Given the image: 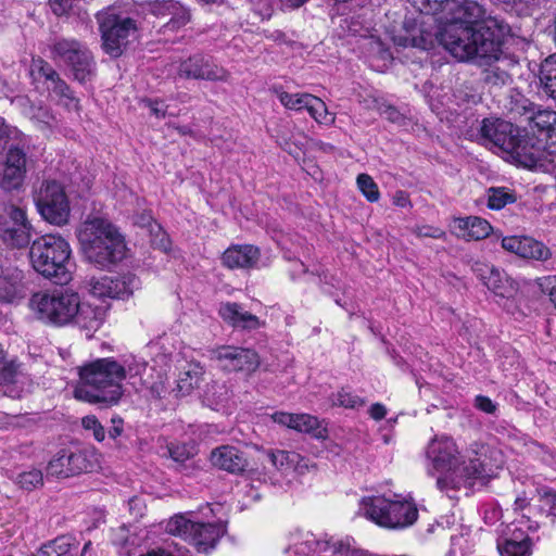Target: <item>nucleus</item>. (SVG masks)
Listing matches in <instances>:
<instances>
[{
    "mask_svg": "<svg viewBox=\"0 0 556 556\" xmlns=\"http://www.w3.org/2000/svg\"><path fill=\"white\" fill-rule=\"evenodd\" d=\"M522 238L523 237L518 236L505 237L502 239V248L519 256L521 251Z\"/></svg>",
    "mask_w": 556,
    "mask_h": 556,
    "instance_id": "603ef678",
    "label": "nucleus"
},
{
    "mask_svg": "<svg viewBox=\"0 0 556 556\" xmlns=\"http://www.w3.org/2000/svg\"><path fill=\"white\" fill-rule=\"evenodd\" d=\"M218 314L225 323L233 328L255 330L262 326L256 315L244 311L240 304L235 302L222 303Z\"/></svg>",
    "mask_w": 556,
    "mask_h": 556,
    "instance_id": "4be33fe9",
    "label": "nucleus"
},
{
    "mask_svg": "<svg viewBox=\"0 0 556 556\" xmlns=\"http://www.w3.org/2000/svg\"><path fill=\"white\" fill-rule=\"evenodd\" d=\"M473 271L496 296L509 300L515 298L518 292L517 282L493 265L476 263Z\"/></svg>",
    "mask_w": 556,
    "mask_h": 556,
    "instance_id": "6ab92c4d",
    "label": "nucleus"
},
{
    "mask_svg": "<svg viewBox=\"0 0 556 556\" xmlns=\"http://www.w3.org/2000/svg\"><path fill=\"white\" fill-rule=\"evenodd\" d=\"M15 103L21 108L22 113L31 121L43 125H50L54 119L50 109L42 104H35L28 97H17Z\"/></svg>",
    "mask_w": 556,
    "mask_h": 556,
    "instance_id": "7c9ffc66",
    "label": "nucleus"
},
{
    "mask_svg": "<svg viewBox=\"0 0 556 556\" xmlns=\"http://www.w3.org/2000/svg\"><path fill=\"white\" fill-rule=\"evenodd\" d=\"M309 0H281V3L287 9H299Z\"/></svg>",
    "mask_w": 556,
    "mask_h": 556,
    "instance_id": "052dcab7",
    "label": "nucleus"
},
{
    "mask_svg": "<svg viewBox=\"0 0 556 556\" xmlns=\"http://www.w3.org/2000/svg\"><path fill=\"white\" fill-rule=\"evenodd\" d=\"M268 462L280 471L294 470L299 473H304L308 468V460L301 454L293 451H268L266 453Z\"/></svg>",
    "mask_w": 556,
    "mask_h": 556,
    "instance_id": "a878e982",
    "label": "nucleus"
},
{
    "mask_svg": "<svg viewBox=\"0 0 556 556\" xmlns=\"http://www.w3.org/2000/svg\"><path fill=\"white\" fill-rule=\"evenodd\" d=\"M502 556H530V539L521 530L514 532L513 538L497 544Z\"/></svg>",
    "mask_w": 556,
    "mask_h": 556,
    "instance_id": "c756f323",
    "label": "nucleus"
},
{
    "mask_svg": "<svg viewBox=\"0 0 556 556\" xmlns=\"http://www.w3.org/2000/svg\"><path fill=\"white\" fill-rule=\"evenodd\" d=\"M214 357L219 367L228 372H244L251 375L261 364L258 354L248 348L223 345L214 352Z\"/></svg>",
    "mask_w": 556,
    "mask_h": 556,
    "instance_id": "dca6fc26",
    "label": "nucleus"
},
{
    "mask_svg": "<svg viewBox=\"0 0 556 556\" xmlns=\"http://www.w3.org/2000/svg\"><path fill=\"white\" fill-rule=\"evenodd\" d=\"M55 72L56 70L42 58L38 56L31 59L29 74L35 83H46Z\"/></svg>",
    "mask_w": 556,
    "mask_h": 556,
    "instance_id": "a19ab883",
    "label": "nucleus"
},
{
    "mask_svg": "<svg viewBox=\"0 0 556 556\" xmlns=\"http://www.w3.org/2000/svg\"><path fill=\"white\" fill-rule=\"evenodd\" d=\"M73 545V539L67 535H61L52 541L45 543L35 556H64Z\"/></svg>",
    "mask_w": 556,
    "mask_h": 556,
    "instance_id": "4c0bfd02",
    "label": "nucleus"
},
{
    "mask_svg": "<svg viewBox=\"0 0 556 556\" xmlns=\"http://www.w3.org/2000/svg\"><path fill=\"white\" fill-rule=\"evenodd\" d=\"M484 61L480 66H484L481 73V79L489 88H502L513 81L511 75L500 64V58Z\"/></svg>",
    "mask_w": 556,
    "mask_h": 556,
    "instance_id": "cd10ccee",
    "label": "nucleus"
},
{
    "mask_svg": "<svg viewBox=\"0 0 556 556\" xmlns=\"http://www.w3.org/2000/svg\"><path fill=\"white\" fill-rule=\"evenodd\" d=\"M294 415L285 412H276L271 415V418L275 422L286 426L290 429H293L294 426Z\"/></svg>",
    "mask_w": 556,
    "mask_h": 556,
    "instance_id": "864d4df0",
    "label": "nucleus"
},
{
    "mask_svg": "<svg viewBox=\"0 0 556 556\" xmlns=\"http://www.w3.org/2000/svg\"><path fill=\"white\" fill-rule=\"evenodd\" d=\"M49 48L51 59L63 63L74 80L84 85L96 76L94 56L84 42L75 38H56Z\"/></svg>",
    "mask_w": 556,
    "mask_h": 556,
    "instance_id": "0eeeda50",
    "label": "nucleus"
},
{
    "mask_svg": "<svg viewBox=\"0 0 556 556\" xmlns=\"http://www.w3.org/2000/svg\"><path fill=\"white\" fill-rule=\"evenodd\" d=\"M539 80L543 92L556 101V53L548 55L541 62Z\"/></svg>",
    "mask_w": 556,
    "mask_h": 556,
    "instance_id": "c85d7f7f",
    "label": "nucleus"
},
{
    "mask_svg": "<svg viewBox=\"0 0 556 556\" xmlns=\"http://www.w3.org/2000/svg\"><path fill=\"white\" fill-rule=\"evenodd\" d=\"M529 505V502L525 495L518 496L515 500V510H521Z\"/></svg>",
    "mask_w": 556,
    "mask_h": 556,
    "instance_id": "e2e57ef3",
    "label": "nucleus"
},
{
    "mask_svg": "<svg viewBox=\"0 0 556 556\" xmlns=\"http://www.w3.org/2000/svg\"><path fill=\"white\" fill-rule=\"evenodd\" d=\"M16 292V286L14 283H11L10 287L5 289V294L3 295V299L10 301L15 296Z\"/></svg>",
    "mask_w": 556,
    "mask_h": 556,
    "instance_id": "69168bd1",
    "label": "nucleus"
},
{
    "mask_svg": "<svg viewBox=\"0 0 556 556\" xmlns=\"http://www.w3.org/2000/svg\"><path fill=\"white\" fill-rule=\"evenodd\" d=\"M519 256L544 262L552 256V252L543 242L531 237H523Z\"/></svg>",
    "mask_w": 556,
    "mask_h": 556,
    "instance_id": "473e14b6",
    "label": "nucleus"
},
{
    "mask_svg": "<svg viewBox=\"0 0 556 556\" xmlns=\"http://www.w3.org/2000/svg\"><path fill=\"white\" fill-rule=\"evenodd\" d=\"M98 466V455L90 448H63L47 465V475L68 478L92 471Z\"/></svg>",
    "mask_w": 556,
    "mask_h": 556,
    "instance_id": "f8f14e48",
    "label": "nucleus"
},
{
    "mask_svg": "<svg viewBox=\"0 0 556 556\" xmlns=\"http://www.w3.org/2000/svg\"><path fill=\"white\" fill-rule=\"evenodd\" d=\"M64 81H65V79H63L61 77L60 73L56 71L42 85L45 86V88H46V90L48 91V94H49L53 89H55L58 86H60Z\"/></svg>",
    "mask_w": 556,
    "mask_h": 556,
    "instance_id": "4d7b16f0",
    "label": "nucleus"
},
{
    "mask_svg": "<svg viewBox=\"0 0 556 556\" xmlns=\"http://www.w3.org/2000/svg\"><path fill=\"white\" fill-rule=\"evenodd\" d=\"M504 3L516 7L519 12L530 13L535 8L540 7L543 0H501Z\"/></svg>",
    "mask_w": 556,
    "mask_h": 556,
    "instance_id": "8fccbe9b",
    "label": "nucleus"
},
{
    "mask_svg": "<svg viewBox=\"0 0 556 556\" xmlns=\"http://www.w3.org/2000/svg\"><path fill=\"white\" fill-rule=\"evenodd\" d=\"M169 534L182 538L193 545L198 552L207 553L215 548L219 539L225 534L223 522H197L182 515L172 517L166 523Z\"/></svg>",
    "mask_w": 556,
    "mask_h": 556,
    "instance_id": "1a4fd4ad",
    "label": "nucleus"
},
{
    "mask_svg": "<svg viewBox=\"0 0 556 556\" xmlns=\"http://www.w3.org/2000/svg\"><path fill=\"white\" fill-rule=\"evenodd\" d=\"M532 131L545 135L544 149L547 154L556 156V112L552 110H539L529 122Z\"/></svg>",
    "mask_w": 556,
    "mask_h": 556,
    "instance_id": "5701e85b",
    "label": "nucleus"
},
{
    "mask_svg": "<svg viewBox=\"0 0 556 556\" xmlns=\"http://www.w3.org/2000/svg\"><path fill=\"white\" fill-rule=\"evenodd\" d=\"M542 498L546 501V503L551 506V509H556V491H544Z\"/></svg>",
    "mask_w": 556,
    "mask_h": 556,
    "instance_id": "bf43d9fd",
    "label": "nucleus"
},
{
    "mask_svg": "<svg viewBox=\"0 0 556 556\" xmlns=\"http://www.w3.org/2000/svg\"><path fill=\"white\" fill-rule=\"evenodd\" d=\"M306 111L319 124L330 125L334 122V116L328 112L327 105L318 97H312Z\"/></svg>",
    "mask_w": 556,
    "mask_h": 556,
    "instance_id": "79ce46f5",
    "label": "nucleus"
},
{
    "mask_svg": "<svg viewBox=\"0 0 556 556\" xmlns=\"http://www.w3.org/2000/svg\"><path fill=\"white\" fill-rule=\"evenodd\" d=\"M90 293L99 299L110 298L112 295V277L103 276L99 279H92L90 282Z\"/></svg>",
    "mask_w": 556,
    "mask_h": 556,
    "instance_id": "a18cd8bd",
    "label": "nucleus"
},
{
    "mask_svg": "<svg viewBox=\"0 0 556 556\" xmlns=\"http://www.w3.org/2000/svg\"><path fill=\"white\" fill-rule=\"evenodd\" d=\"M29 159L25 143L20 139L12 143L7 152L3 170L0 178V188L11 191L17 190L24 184Z\"/></svg>",
    "mask_w": 556,
    "mask_h": 556,
    "instance_id": "4468645a",
    "label": "nucleus"
},
{
    "mask_svg": "<svg viewBox=\"0 0 556 556\" xmlns=\"http://www.w3.org/2000/svg\"><path fill=\"white\" fill-rule=\"evenodd\" d=\"M414 233L420 238L443 239L446 237L445 231L441 228L428 225L417 226L414 229Z\"/></svg>",
    "mask_w": 556,
    "mask_h": 556,
    "instance_id": "09e8293b",
    "label": "nucleus"
},
{
    "mask_svg": "<svg viewBox=\"0 0 556 556\" xmlns=\"http://www.w3.org/2000/svg\"><path fill=\"white\" fill-rule=\"evenodd\" d=\"M147 556H173L169 552L165 549H153L148 552Z\"/></svg>",
    "mask_w": 556,
    "mask_h": 556,
    "instance_id": "338daca9",
    "label": "nucleus"
},
{
    "mask_svg": "<svg viewBox=\"0 0 556 556\" xmlns=\"http://www.w3.org/2000/svg\"><path fill=\"white\" fill-rule=\"evenodd\" d=\"M141 286L140 279L131 273L112 277L113 299H128Z\"/></svg>",
    "mask_w": 556,
    "mask_h": 556,
    "instance_id": "2f4dec72",
    "label": "nucleus"
},
{
    "mask_svg": "<svg viewBox=\"0 0 556 556\" xmlns=\"http://www.w3.org/2000/svg\"><path fill=\"white\" fill-rule=\"evenodd\" d=\"M81 426L85 430L91 431L93 438L97 441L102 442L104 440V438H105L104 427L101 425V422L94 415L85 416L81 419Z\"/></svg>",
    "mask_w": 556,
    "mask_h": 556,
    "instance_id": "49530a36",
    "label": "nucleus"
},
{
    "mask_svg": "<svg viewBox=\"0 0 556 556\" xmlns=\"http://www.w3.org/2000/svg\"><path fill=\"white\" fill-rule=\"evenodd\" d=\"M332 406H339L344 408H358L365 404V401L358 395L353 394L349 390L342 388L337 393H332L330 396Z\"/></svg>",
    "mask_w": 556,
    "mask_h": 556,
    "instance_id": "37998d69",
    "label": "nucleus"
},
{
    "mask_svg": "<svg viewBox=\"0 0 556 556\" xmlns=\"http://www.w3.org/2000/svg\"><path fill=\"white\" fill-rule=\"evenodd\" d=\"M515 201L516 194L508 188L491 187L488 189V207L491 210H502Z\"/></svg>",
    "mask_w": 556,
    "mask_h": 556,
    "instance_id": "58836bf2",
    "label": "nucleus"
},
{
    "mask_svg": "<svg viewBox=\"0 0 556 556\" xmlns=\"http://www.w3.org/2000/svg\"><path fill=\"white\" fill-rule=\"evenodd\" d=\"M369 415L375 420H381L387 415V408L380 403L372 404L369 409Z\"/></svg>",
    "mask_w": 556,
    "mask_h": 556,
    "instance_id": "13d9d810",
    "label": "nucleus"
},
{
    "mask_svg": "<svg viewBox=\"0 0 556 556\" xmlns=\"http://www.w3.org/2000/svg\"><path fill=\"white\" fill-rule=\"evenodd\" d=\"M274 92L286 109L293 111L307 110L313 97L311 93H289L282 88H274Z\"/></svg>",
    "mask_w": 556,
    "mask_h": 556,
    "instance_id": "c9c22d12",
    "label": "nucleus"
},
{
    "mask_svg": "<svg viewBox=\"0 0 556 556\" xmlns=\"http://www.w3.org/2000/svg\"><path fill=\"white\" fill-rule=\"evenodd\" d=\"M150 108H151V112L156 116V117H164L165 116V111L163 110L162 106H160V103L159 102H150Z\"/></svg>",
    "mask_w": 556,
    "mask_h": 556,
    "instance_id": "680f3d73",
    "label": "nucleus"
},
{
    "mask_svg": "<svg viewBox=\"0 0 556 556\" xmlns=\"http://www.w3.org/2000/svg\"><path fill=\"white\" fill-rule=\"evenodd\" d=\"M97 21L103 51L112 58L121 56L128 45L129 36L137 29L135 21L109 11L99 12Z\"/></svg>",
    "mask_w": 556,
    "mask_h": 556,
    "instance_id": "9d476101",
    "label": "nucleus"
},
{
    "mask_svg": "<svg viewBox=\"0 0 556 556\" xmlns=\"http://www.w3.org/2000/svg\"><path fill=\"white\" fill-rule=\"evenodd\" d=\"M459 236L467 240H482L486 238L492 227L486 219L478 216L459 217L455 219Z\"/></svg>",
    "mask_w": 556,
    "mask_h": 556,
    "instance_id": "bb28decb",
    "label": "nucleus"
},
{
    "mask_svg": "<svg viewBox=\"0 0 556 556\" xmlns=\"http://www.w3.org/2000/svg\"><path fill=\"white\" fill-rule=\"evenodd\" d=\"M40 215L50 224L63 226L68 222L70 202L64 188L55 180H46L35 195Z\"/></svg>",
    "mask_w": 556,
    "mask_h": 556,
    "instance_id": "9b49d317",
    "label": "nucleus"
},
{
    "mask_svg": "<svg viewBox=\"0 0 556 556\" xmlns=\"http://www.w3.org/2000/svg\"><path fill=\"white\" fill-rule=\"evenodd\" d=\"M49 97L51 100L55 101L56 104L65 108L68 111H79L80 109V101L75 96V92L72 90L66 80L53 89L49 93Z\"/></svg>",
    "mask_w": 556,
    "mask_h": 556,
    "instance_id": "72a5a7b5",
    "label": "nucleus"
},
{
    "mask_svg": "<svg viewBox=\"0 0 556 556\" xmlns=\"http://www.w3.org/2000/svg\"><path fill=\"white\" fill-rule=\"evenodd\" d=\"M261 257L260 249L252 244H236L229 247L223 254L222 261L228 268H252Z\"/></svg>",
    "mask_w": 556,
    "mask_h": 556,
    "instance_id": "b1692460",
    "label": "nucleus"
},
{
    "mask_svg": "<svg viewBox=\"0 0 556 556\" xmlns=\"http://www.w3.org/2000/svg\"><path fill=\"white\" fill-rule=\"evenodd\" d=\"M364 515L388 529H403L412 526L418 517L416 505L408 501H391L376 496L363 500Z\"/></svg>",
    "mask_w": 556,
    "mask_h": 556,
    "instance_id": "6e6552de",
    "label": "nucleus"
},
{
    "mask_svg": "<svg viewBox=\"0 0 556 556\" xmlns=\"http://www.w3.org/2000/svg\"><path fill=\"white\" fill-rule=\"evenodd\" d=\"M71 247L61 236L45 235L33 241L29 257L34 269L55 285L72 280Z\"/></svg>",
    "mask_w": 556,
    "mask_h": 556,
    "instance_id": "423d86ee",
    "label": "nucleus"
},
{
    "mask_svg": "<svg viewBox=\"0 0 556 556\" xmlns=\"http://www.w3.org/2000/svg\"><path fill=\"white\" fill-rule=\"evenodd\" d=\"M293 429L308 433L317 439L325 438L326 435V429L320 426L319 420L308 414H295Z\"/></svg>",
    "mask_w": 556,
    "mask_h": 556,
    "instance_id": "e433bc0d",
    "label": "nucleus"
},
{
    "mask_svg": "<svg viewBox=\"0 0 556 556\" xmlns=\"http://www.w3.org/2000/svg\"><path fill=\"white\" fill-rule=\"evenodd\" d=\"M14 481L21 489L33 491L43 485V475L41 470L31 468L20 472Z\"/></svg>",
    "mask_w": 556,
    "mask_h": 556,
    "instance_id": "ea45409f",
    "label": "nucleus"
},
{
    "mask_svg": "<svg viewBox=\"0 0 556 556\" xmlns=\"http://www.w3.org/2000/svg\"><path fill=\"white\" fill-rule=\"evenodd\" d=\"M147 371L146 363L123 365L113 357L98 358L79 368L74 390L77 400L108 408L117 405L124 394L123 380Z\"/></svg>",
    "mask_w": 556,
    "mask_h": 556,
    "instance_id": "f03ea898",
    "label": "nucleus"
},
{
    "mask_svg": "<svg viewBox=\"0 0 556 556\" xmlns=\"http://www.w3.org/2000/svg\"><path fill=\"white\" fill-rule=\"evenodd\" d=\"M548 295H549L551 301L554 303V305L556 307V279L554 280V283L548 291Z\"/></svg>",
    "mask_w": 556,
    "mask_h": 556,
    "instance_id": "774afa93",
    "label": "nucleus"
},
{
    "mask_svg": "<svg viewBox=\"0 0 556 556\" xmlns=\"http://www.w3.org/2000/svg\"><path fill=\"white\" fill-rule=\"evenodd\" d=\"M394 203L400 206H405L408 203V199L403 191L396 193Z\"/></svg>",
    "mask_w": 556,
    "mask_h": 556,
    "instance_id": "0e129e2a",
    "label": "nucleus"
},
{
    "mask_svg": "<svg viewBox=\"0 0 556 556\" xmlns=\"http://www.w3.org/2000/svg\"><path fill=\"white\" fill-rule=\"evenodd\" d=\"M381 114L392 123H400L402 119V114L392 105L381 108Z\"/></svg>",
    "mask_w": 556,
    "mask_h": 556,
    "instance_id": "6e6d98bb",
    "label": "nucleus"
},
{
    "mask_svg": "<svg viewBox=\"0 0 556 556\" xmlns=\"http://www.w3.org/2000/svg\"><path fill=\"white\" fill-rule=\"evenodd\" d=\"M150 12L163 24L161 31H176L186 26L191 20L190 10L176 0H155L150 5Z\"/></svg>",
    "mask_w": 556,
    "mask_h": 556,
    "instance_id": "f3484780",
    "label": "nucleus"
},
{
    "mask_svg": "<svg viewBox=\"0 0 556 556\" xmlns=\"http://www.w3.org/2000/svg\"><path fill=\"white\" fill-rule=\"evenodd\" d=\"M85 258L101 269H110L126 257L127 247L123 235L109 220H86L78 232Z\"/></svg>",
    "mask_w": 556,
    "mask_h": 556,
    "instance_id": "39448f33",
    "label": "nucleus"
},
{
    "mask_svg": "<svg viewBox=\"0 0 556 556\" xmlns=\"http://www.w3.org/2000/svg\"><path fill=\"white\" fill-rule=\"evenodd\" d=\"M29 307L40 320L54 326L75 325L87 331H96L102 321L101 311L81 303L78 293L72 291L35 293L29 300Z\"/></svg>",
    "mask_w": 556,
    "mask_h": 556,
    "instance_id": "20e7f679",
    "label": "nucleus"
},
{
    "mask_svg": "<svg viewBox=\"0 0 556 556\" xmlns=\"http://www.w3.org/2000/svg\"><path fill=\"white\" fill-rule=\"evenodd\" d=\"M428 473L441 472L437 486L442 492L450 490L470 489L476 481L484 482L486 471L478 457L460 460V451L455 440L448 435H435L426 447Z\"/></svg>",
    "mask_w": 556,
    "mask_h": 556,
    "instance_id": "7ed1b4c3",
    "label": "nucleus"
},
{
    "mask_svg": "<svg viewBox=\"0 0 556 556\" xmlns=\"http://www.w3.org/2000/svg\"><path fill=\"white\" fill-rule=\"evenodd\" d=\"M178 75L187 79L227 80L228 73L214 63L212 58L194 54L182 61Z\"/></svg>",
    "mask_w": 556,
    "mask_h": 556,
    "instance_id": "a211bd4d",
    "label": "nucleus"
},
{
    "mask_svg": "<svg viewBox=\"0 0 556 556\" xmlns=\"http://www.w3.org/2000/svg\"><path fill=\"white\" fill-rule=\"evenodd\" d=\"M479 131L480 139L484 144H493L507 153L514 149V140L518 128L503 119L484 118Z\"/></svg>",
    "mask_w": 556,
    "mask_h": 556,
    "instance_id": "aec40b11",
    "label": "nucleus"
},
{
    "mask_svg": "<svg viewBox=\"0 0 556 556\" xmlns=\"http://www.w3.org/2000/svg\"><path fill=\"white\" fill-rule=\"evenodd\" d=\"M509 25L503 20L489 16L479 26L465 24H441L434 34L420 29L418 36L405 38L407 45L421 50H430L439 42L455 59L482 64L495 60L502 53Z\"/></svg>",
    "mask_w": 556,
    "mask_h": 556,
    "instance_id": "f257e3e1",
    "label": "nucleus"
},
{
    "mask_svg": "<svg viewBox=\"0 0 556 556\" xmlns=\"http://www.w3.org/2000/svg\"><path fill=\"white\" fill-rule=\"evenodd\" d=\"M112 427L109 429L108 434L111 439L115 440L123 433V419L118 416H114L111 419Z\"/></svg>",
    "mask_w": 556,
    "mask_h": 556,
    "instance_id": "5fc2aeb1",
    "label": "nucleus"
},
{
    "mask_svg": "<svg viewBox=\"0 0 556 556\" xmlns=\"http://www.w3.org/2000/svg\"><path fill=\"white\" fill-rule=\"evenodd\" d=\"M475 407L479 410L494 415L497 412V404L485 395H477L475 399Z\"/></svg>",
    "mask_w": 556,
    "mask_h": 556,
    "instance_id": "3c124183",
    "label": "nucleus"
},
{
    "mask_svg": "<svg viewBox=\"0 0 556 556\" xmlns=\"http://www.w3.org/2000/svg\"><path fill=\"white\" fill-rule=\"evenodd\" d=\"M31 226L26 212L10 206L7 216H0V239L8 247L22 249L29 244Z\"/></svg>",
    "mask_w": 556,
    "mask_h": 556,
    "instance_id": "2eb2a0df",
    "label": "nucleus"
},
{
    "mask_svg": "<svg viewBox=\"0 0 556 556\" xmlns=\"http://www.w3.org/2000/svg\"><path fill=\"white\" fill-rule=\"evenodd\" d=\"M431 15H439L441 24L479 26L485 21L484 8L476 0H441Z\"/></svg>",
    "mask_w": 556,
    "mask_h": 556,
    "instance_id": "ddd939ff",
    "label": "nucleus"
},
{
    "mask_svg": "<svg viewBox=\"0 0 556 556\" xmlns=\"http://www.w3.org/2000/svg\"><path fill=\"white\" fill-rule=\"evenodd\" d=\"M210 460L214 467L232 475L243 473L249 466L245 453L232 445L214 448L211 452Z\"/></svg>",
    "mask_w": 556,
    "mask_h": 556,
    "instance_id": "412c9836",
    "label": "nucleus"
},
{
    "mask_svg": "<svg viewBox=\"0 0 556 556\" xmlns=\"http://www.w3.org/2000/svg\"><path fill=\"white\" fill-rule=\"evenodd\" d=\"M356 184L359 191L369 202H377L380 198V192L377 184L368 174H359L356 178Z\"/></svg>",
    "mask_w": 556,
    "mask_h": 556,
    "instance_id": "c03bdc74",
    "label": "nucleus"
},
{
    "mask_svg": "<svg viewBox=\"0 0 556 556\" xmlns=\"http://www.w3.org/2000/svg\"><path fill=\"white\" fill-rule=\"evenodd\" d=\"M203 376V369L199 365H192L190 368L179 375L177 380V393L188 395L194 388H198Z\"/></svg>",
    "mask_w": 556,
    "mask_h": 556,
    "instance_id": "f704fd0d",
    "label": "nucleus"
},
{
    "mask_svg": "<svg viewBox=\"0 0 556 556\" xmlns=\"http://www.w3.org/2000/svg\"><path fill=\"white\" fill-rule=\"evenodd\" d=\"M168 453L173 460L184 464L193 456L192 447L187 444H172L168 446Z\"/></svg>",
    "mask_w": 556,
    "mask_h": 556,
    "instance_id": "de8ad7c7",
    "label": "nucleus"
},
{
    "mask_svg": "<svg viewBox=\"0 0 556 556\" xmlns=\"http://www.w3.org/2000/svg\"><path fill=\"white\" fill-rule=\"evenodd\" d=\"M507 153L523 166L531 167L540 160L542 147L533 137H521L518 130L514 140V149Z\"/></svg>",
    "mask_w": 556,
    "mask_h": 556,
    "instance_id": "393cba45",
    "label": "nucleus"
}]
</instances>
